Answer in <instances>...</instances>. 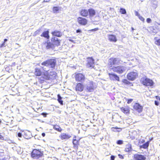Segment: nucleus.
<instances>
[{
	"label": "nucleus",
	"instance_id": "43",
	"mask_svg": "<svg viewBox=\"0 0 160 160\" xmlns=\"http://www.w3.org/2000/svg\"><path fill=\"white\" fill-rule=\"evenodd\" d=\"M118 156L119 157V158H120L121 159H122L123 158V156L121 154H119L118 155Z\"/></svg>",
	"mask_w": 160,
	"mask_h": 160
},
{
	"label": "nucleus",
	"instance_id": "25",
	"mask_svg": "<svg viewBox=\"0 0 160 160\" xmlns=\"http://www.w3.org/2000/svg\"><path fill=\"white\" fill-rule=\"evenodd\" d=\"M149 143L150 141H148L145 143L143 144L142 145L140 146V148H141L146 149L148 148L149 145Z\"/></svg>",
	"mask_w": 160,
	"mask_h": 160
},
{
	"label": "nucleus",
	"instance_id": "28",
	"mask_svg": "<svg viewBox=\"0 0 160 160\" xmlns=\"http://www.w3.org/2000/svg\"><path fill=\"white\" fill-rule=\"evenodd\" d=\"M29 133V132L27 130L26 132H24V134L23 135L24 137L27 139H28L30 138V136H28V134Z\"/></svg>",
	"mask_w": 160,
	"mask_h": 160
},
{
	"label": "nucleus",
	"instance_id": "53",
	"mask_svg": "<svg viewBox=\"0 0 160 160\" xmlns=\"http://www.w3.org/2000/svg\"><path fill=\"white\" fill-rule=\"evenodd\" d=\"M50 0H44L43 2H48Z\"/></svg>",
	"mask_w": 160,
	"mask_h": 160
},
{
	"label": "nucleus",
	"instance_id": "45",
	"mask_svg": "<svg viewBox=\"0 0 160 160\" xmlns=\"http://www.w3.org/2000/svg\"><path fill=\"white\" fill-rule=\"evenodd\" d=\"M135 15L138 16V17L140 16V14L137 12H135Z\"/></svg>",
	"mask_w": 160,
	"mask_h": 160
},
{
	"label": "nucleus",
	"instance_id": "36",
	"mask_svg": "<svg viewBox=\"0 0 160 160\" xmlns=\"http://www.w3.org/2000/svg\"><path fill=\"white\" fill-rule=\"evenodd\" d=\"M123 82L126 84H128L130 83V82L128 81L127 79H125L123 80Z\"/></svg>",
	"mask_w": 160,
	"mask_h": 160
},
{
	"label": "nucleus",
	"instance_id": "1",
	"mask_svg": "<svg viewBox=\"0 0 160 160\" xmlns=\"http://www.w3.org/2000/svg\"><path fill=\"white\" fill-rule=\"evenodd\" d=\"M56 62V60L55 59H48L41 63L42 66L41 67L44 71H47L50 68H54Z\"/></svg>",
	"mask_w": 160,
	"mask_h": 160
},
{
	"label": "nucleus",
	"instance_id": "49",
	"mask_svg": "<svg viewBox=\"0 0 160 160\" xmlns=\"http://www.w3.org/2000/svg\"><path fill=\"white\" fill-rule=\"evenodd\" d=\"M5 42H4L3 43H2L1 45V47H2L3 46H5Z\"/></svg>",
	"mask_w": 160,
	"mask_h": 160
},
{
	"label": "nucleus",
	"instance_id": "63",
	"mask_svg": "<svg viewBox=\"0 0 160 160\" xmlns=\"http://www.w3.org/2000/svg\"><path fill=\"white\" fill-rule=\"evenodd\" d=\"M158 98H159V99H160V98H159V97H158Z\"/></svg>",
	"mask_w": 160,
	"mask_h": 160
},
{
	"label": "nucleus",
	"instance_id": "27",
	"mask_svg": "<svg viewBox=\"0 0 160 160\" xmlns=\"http://www.w3.org/2000/svg\"><path fill=\"white\" fill-rule=\"evenodd\" d=\"M154 40H155V44L158 46H160V38L158 39V38L155 37L154 38Z\"/></svg>",
	"mask_w": 160,
	"mask_h": 160
},
{
	"label": "nucleus",
	"instance_id": "26",
	"mask_svg": "<svg viewBox=\"0 0 160 160\" xmlns=\"http://www.w3.org/2000/svg\"><path fill=\"white\" fill-rule=\"evenodd\" d=\"M53 128L54 129L59 132H61L62 130V129L60 127L57 125H53Z\"/></svg>",
	"mask_w": 160,
	"mask_h": 160
},
{
	"label": "nucleus",
	"instance_id": "24",
	"mask_svg": "<svg viewBox=\"0 0 160 160\" xmlns=\"http://www.w3.org/2000/svg\"><path fill=\"white\" fill-rule=\"evenodd\" d=\"M42 73V72L40 69L38 68L35 69V74L37 76H40L41 75Z\"/></svg>",
	"mask_w": 160,
	"mask_h": 160
},
{
	"label": "nucleus",
	"instance_id": "31",
	"mask_svg": "<svg viewBox=\"0 0 160 160\" xmlns=\"http://www.w3.org/2000/svg\"><path fill=\"white\" fill-rule=\"evenodd\" d=\"M113 64L114 65L118 64L119 62V60L117 58H113Z\"/></svg>",
	"mask_w": 160,
	"mask_h": 160
},
{
	"label": "nucleus",
	"instance_id": "23",
	"mask_svg": "<svg viewBox=\"0 0 160 160\" xmlns=\"http://www.w3.org/2000/svg\"><path fill=\"white\" fill-rule=\"evenodd\" d=\"M41 36L46 38L47 39H48L49 37V32L48 31L44 32L41 35Z\"/></svg>",
	"mask_w": 160,
	"mask_h": 160
},
{
	"label": "nucleus",
	"instance_id": "50",
	"mask_svg": "<svg viewBox=\"0 0 160 160\" xmlns=\"http://www.w3.org/2000/svg\"><path fill=\"white\" fill-rule=\"evenodd\" d=\"M42 115H43L44 117H46V116L47 114L46 113H42Z\"/></svg>",
	"mask_w": 160,
	"mask_h": 160
},
{
	"label": "nucleus",
	"instance_id": "3",
	"mask_svg": "<svg viewBox=\"0 0 160 160\" xmlns=\"http://www.w3.org/2000/svg\"><path fill=\"white\" fill-rule=\"evenodd\" d=\"M141 81L143 85L146 86H152L153 84V82L152 80L145 77L142 78Z\"/></svg>",
	"mask_w": 160,
	"mask_h": 160
},
{
	"label": "nucleus",
	"instance_id": "13",
	"mask_svg": "<svg viewBox=\"0 0 160 160\" xmlns=\"http://www.w3.org/2000/svg\"><path fill=\"white\" fill-rule=\"evenodd\" d=\"M51 41L53 43V44L57 46L60 45V41L56 37H52L51 39Z\"/></svg>",
	"mask_w": 160,
	"mask_h": 160
},
{
	"label": "nucleus",
	"instance_id": "60",
	"mask_svg": "<svg viewBox=\"0 0 160 160\" xmlns=\"http://www.w3.org/2000/svg\"><path fill=\"white\" fill-rule=\"evenodd\" d=\"M18 139H19V140H21V139H20V138H18Z\"/></svg>",
	"mask_w": 160,
	"mask_h": 160
},
{
	"label": "nucleus",
	"instance_id": "4",
	"mask_svg": "<svg viewBox=\"0 0 160 160\" xmlns=\"http://www.w3.org/2000/svg\"><path fill=\"white\" fill-rule=\"evenodd\" d=\"M111 69H112L114 72L119 74H121L126 71V68L124 66H119L116 67H113L111 68Z\"/></svg>",
	"mask_w": 160,
	"mask_h": 160
},
{
	"label": "nucleus",
	"instance_id": "55",
	"mask_svg": "<svg viewBox=\"0 0 160 160\" xmlns=\"http://www.w3.org/2000/svg\"><path fill=\"white\" fill-rule=\"evenodd\" d=\"M74 148H75V149L78 148V147H77V145H74Z\"/></svg>",
	"mask_w": 160,
	"mask_h": 160
},
{
	"label": "nucleus",
	"instance_id": "54",
	"mask_svg": "<svg viewBox=\"0 0 160 160\" xmlns=\"http://www.w3.org/2000/svg\"><path fill=\"white\" fill-rule=\"evenodd\" d=\"M42 136L44 137L45 136V134L44 133H42Z\"/></svg>",
	"mask_w": 160,
	"mask_h": 160
},
{
	"label": "nucleus",
	"instance_id": "38",
	"mask_svg": "<svg viewBox=\"0 0 160 160\" xmlns=\"http://www.w3.org/2000/svg\"><path fill=\"white\" fill-rule=\"evenodd\" d=\"M139 19L142 21H144V19L141 16H140L139 17Z\"/></svg>",
	"mask_w": 160,
	"mask_h": 160
},
{
	"label": "nucleus",
	"instance_id": "12",
	"mask_svg": "<svg viewBox=\"0 0 160 160\" xmlns=\"http://www.w3.org/2000/svg\"><path fill=\"white\" fill-rule=\"evenodd\" d=\"M78 22L79 24L85 25L87 23V20L85 18H83L81 17H79L78 19Z\"/></svg>",
	"mask_w": 160,
	"mask_h": 160
},
{
	"label": "nucleus",
	"instance_id": "22",
	"mask_svg": "<svg viewBox=\"0 0 160 160\" xmlns=\"http://www.w3.org/2000/svg\"><path fill=\"white\" fill-rule=\"evenodd\" d=\"M132 146L130 144H128L126 145L125 151L126 152H129L131 151Z\"/></svg>",
	"mask_w": 160,
	"mask_h": 160
},
{
	"label": "nucleus",
	"instance_id": "51",
	"mask_svg": "<svg viewBox=\"0 0 160 160\" xmlns=\"http://www.w3.org/2000/svg\"><path fill=\"white\" fill-rule=\"evenodd\" d=\"M0 140H3V137H2L1 135H0Z\"/></svg>",
	"mask_w": 160,
	"mask_h": 160
},
{
	"label": "nucleus",
	"instance_id": "6",
	"mask_svg": "<svg viewBox=\"0 0 160 160\" xmlns=\"http://www.w3.org/2000/svg\"><path fill=\"white\" fill-rule=\"evenodd\" d=\"M87 90L89 92H91L93 91L94 86L93 82L92 81H90L88 83L86 86Z\"/></svg>",
	"mask_w": 160,
	"mask_h": 160
},
{
	"label": "nucleus",
	"instance_id": "64",
	"mask_svg": "<svg viewBox=\"0 0 160 160\" xmlns=\"http://www.w3.org/2000/svg\"><path fill=\"white\" fill-rule=\"evenodd\" d=\"M81 152H78V153H81Z\"/></svg>",
	"mask_w": 160,
	"mask_h": 160
},
{
	"label": "nucleus",
	"instance_id": "18",
	"mask_svg": "<svg viewBox=\"0 0 160 160\" xmlns=\"http://www.w3.org/2000/svg\"><path fill=\"white\" fill-rule=\"evenodd\" d=\"M108 38L109 40L112 42H116L117 40L116 36L113 34L108 35Z\"/></svg>",
	"mask_w": 160,
	"mask_h": 160
},
{
	"label": "nucleus",
	"instance_id": "44",
	"mask_svg": "<svg viewBox=\"0 0 160 160\" xmlns=\"http://www.w3.org/2000/svg\"><path fill=\"white\" fill-rule=\"evenodd\" d=\"M155 104L157 106H158L159 104V102L157 101H155Z\"/></svg>",
	"mask_w": 160,
	"mask_h": 160
},
{
	"label": "nucleus",
	"instance_id": "39",
	"mask_svg": "<svg viewBox=\"0 0 160 160\" xmlns=\"http://www.w3.org/2000/svg\"><path fill=\"white\" fill-rule=\"evenodd\" d=\"M147 22L148 23H150L151 22V20L150 18H148L147 19Z\"/></svg>",
	"mask_w": 160,
	"mask_h": 160
},
{
	"label": "nucleus",
	"instance_id": "62",
	"mask_svg": "<svg viewBox=\"0 0 160 160\" xmlns=\"http://www.w3.org/2000/svg\"><path fill=\"white\" fill-rule=\"evenodd\" d=\"M132 28V30H133L134 29H133V28Z\"/></svg>",
	"mask_w": 160,
	"mask_h": 160
},
{
	"label": "nucleus",
	"instance_id": "35",
	"mask_svg": "<svg viewBox=\"0 0 160 160\" xmlns=\"http://www.w3.org/2000/svg\"><path fill=\"white\" fill-rule=\"evenodd\" d=\"M72 143L74 145H77L78 143V141L76 139H73Z\"/></svg>",
	"mask_w": 160,
	"mask_h": 160
},
{
	"label": "nucleus",
	"instance_id": "2",
	"mask_svg": "<svg viewBox=\"0 0 160 160\" xmlns=\"http://www.w3.org/2000/svg\"><path fill=\"white\" fill-rule=\"evenodd\" d=\"M43 156V152L38 149L33 150L31 153V156L33 160H40Z\"/></svg>",
	"mask_w": 160,
	"mask_h": 160
},
{
	"label": "nucleus",
	"instance_id": "41",
	"mask_svg": "<svg viewBox=\"0 0 160 160\" xmlns=\"http://www.w3.org/2000/svg\"><path fill=\"white\" fill-rule=\"evenodd\" d=\"M98 30V28H95L93 29H91V30H90V31H97V30Z\"/></svg>",
	"mask_w": 160,
	"mask_h": 160
},
{
	"label": "nucleus",
	"instance_id": "10",
	"mask_svg": "<svg viewBox=\"0 0 160 160\" xmlns=\"http://www.w3.org/2000/svg\"><path fill=\"white\" fill-rule=\"evenodd\" d=\"M134 158L135 160H145V156L141 154H136L134 155Z\"/></svg>",
	"mask_w": 160,
	"mask_h": 160
},
{
	"label": "nucleus",
	"instance_id": "5",
	"mask_svg": "<svg viewBox=\"0 0 160 160\" xmlns=\"http://www.w3.org/2000/svg\"><path fill=\"white\" fill-rule=\"evenodd\" d=\"M138 76L137 72L136 71L132 72L128 74L127 77L130 80L133 81Z\"/></svg>",
	"mask_w": 160,
	"mask_h": 160
},
{
	"label": "nucleus",
	"instance_id": "17",
	"mask_svg": "<svg viewBox=\"0 0 160 160\" xmlns=\"http://www.w3.org/2000/svg\"><path fill=\"white\" fill-rule=\"evenodd\" d=\"M51 33L53 36L57 37H61L62 35V33L57 30H55L52 32Z\"/></svg>",
	"mask_w": 160,
	"mask_h": 160
},
{
	"label": "nucleus",
	"instance_id": "8",
	"mask_svg": "<svg viewBox=\"0 0 160 160\" xmlns=\"http://www.w3.org/2000/svg\"><path fill=\"white\" fill-rule=\"evenodd\" d=\"M85 78V76L82 73H77L76 75L75 79L78 82H83L84 81Z\"/></svg>",
	"mask_w": 160,
	"mask_h": 160
},
{
	"label": "nucleus",
	"instance_id": "32",
	"mask_svg": "<svg viewBox=\"0 0 160 160\" xmlns=\"http://www.w3.org/2000/svg\"><path fill=\"white\" fill-rule=\"evenodd\" d=\"M59 7H54L53 8V13H55L58 11Z\"/></svg>",
	"mask_w": 160,
	"mask_h": 160
},
{
	"label": "nucleus",
	"instance_id": "11",
	"mask_svg": "<svg viewBox=\"0 0 160 160\" xmlns=\"http://www.w3.org/2000/svg\"><path fill=\"white\" fill-rule=\"evenodd\" d=\"M43 46H45L47 49H53L54 47V44L50 42H46L43 44Z\"/></svg>",
	"mask_w": 160,
	"mask_h": 160
},
{
	"label": "nucleus",
	"instance_id": "21",
	"mask_svg": "<svg viewBox=\"0 0 160 160\" xmlns=\"http://www.w3.org/2000/svg\"><path fill=\"white\" fill-rule=\"evenodd\" d=\"M121 111L126 114H128L129 113L130 110L128 108H121Z\"/></svg>",
	"mask_w": 160,
	"mask_h": 160
},
{
	"label": "nucleus",
	"instance_id": "46",
	"mask_svg": "<svg viewBox=\"0 0 160 160\" xmlns=\"http://www.w3.org/2000/svg\"><path fill=\"white\" fill-rule=\"evenodd\" d=\"M115 157L113 156H111V160H114Z\"/></svg>",
	"mask_w": 160,
	"mask_h": 160
},
{
	"label": "nucleus",
	"instance_id": "47",
	"mask_svg": "<svg viewBox=\"0 0 160 160\" xmlns=\"http://www.w3.org/2000/svg\"><path fill=\"white\" fill-rule=\"evenodd\" d=\"M41 29H39L38 30H37L35 32V33H38L41 31Z\"/></svg>",
	"mask_w": 160,
	"mask_h": 160
},
{
	"label": "nucleus",
	"instance_id": "48",
	"mask_svg": "<svg viewBox=\"0 0 160 160\" xmlns=\"http://www.w3.org/2000/svg\"><path fill=\"white\" fill-rule=\"evenodd\" d=\"M81 32V30L79 29H78L76 31L77 33H79Z\"/></svg>",
	"mask_w": 160,
	"mask_h": 160
},
{
	"label": "nucleus",
	"instance_id": "29",
	"mask_svg": "<svg viewBox=\"0 0 160 160\" xmlns=\"http://www.w3.org/2000/svg\"><path fill=\"white\" fill-rule=\"evenodd\" d=\"M58 102L61 104L63 105V101L62 100V98L59 94L58 95Z\"/></svg>",
	"mask_w": 160,
	"mask_h": 160
},
{
	"label": "nucleus",
	"instance_id": "7",
	"mask_svg": "<svg viewBox=\"0 0 160 160\" xmlns=\"http://www.w3.org/2000/svg\"><path fill=\"white\" fill-rule=\"evenodd\" d=\"M87 62V66L88 67L91 68H94V60L92 58H88Z\"/></svg>",
	"mask_w": 160,
	"mask_h": 160
},
{
	"label": "nucleus",
	"instance_id": "37",
	"mask_svg": "<svg viewBox=\"0 0 160 160\" xmlns=\"http://www.w3.org/2000/svg\"><path fill=\"white\" fill-rule=\"evenodd\" d=\"M123 141L121 140H118L117 141V143L118 144H122L123 143Z\"/></svg>",
	"mask_w": 160,
	"mask_h": 160
},
{
	"label": "nucleus",
	"instance_id": "16",
	"mask_svg": "<svg viewBox=\"0 0 160 160\" xmlns=\"http://www.w3.org/2000/svg\"><path fill=\"white\" fill-rule=\"evenodd\" d=\"M60 137L62 140L67 139L70 138L71 136L69 134L65 133H61Z\"/></svg>",
	"mask_w": 160,
	"mask_h": 160
},
{
	"label": "nucleus",
	"instance_id": "58",
	"mask_svg": "<svg viewBox=\"0 0 160 160\" xmlns=\"http://www.w3.org/2000/svg\"><path fill=\"white\" fill-rule=\"evenodd\" d=\"M153 139V138H151V139H149V140H150V141H152V139Z\"/></svg>",
	"mask_w": 160,
	"mask_h": 160
},
{
	"label": "nucleus",
	"instance_id": "56",
	"mask_svg": "<svg viewBox=\"0 0 160 160\" xmlns=\"http://www.w3.org/2000/svg\"><path fill=\"white\" fill-rule=\"evenodd\" d=\"M8 41V39H4V42H7V41Z\"/></svg>",
	"mask_w": 160,
	"mask_h": 160
},
{
	"label": "nucleus",
	"instance_id": "52",
	"mask_svg": "<svg viewBox=\"0 0 160 160\" xmlns=\"http://www.w3.org/2000/svg\"><path fill=\"white\" fill-rule=\"evenodd\" d=\"M52 73H53V74L52 75H54V77L55 76H56V72H52Z\"/></svg>",
	"mask_w": 160,
	"mask_h": 160
},
{
	"label": "nucleus",
	"instance_id": "59",
	"mask_svg": "<svg viewBox=\"0 0 160 160\" xmlns=\"http://www.w3.org/2000/svg\"><path fill=\"white\" fill-rule=\"evenodd\" d=\"M52 73V72H51V73L50 74V75L51 76L52 75L51 74Z\"/></svg>",
	"mask_w": 160,
	"mask_h": 160
},
{
	"label": "nucleus",
	"instance_id": "42",
	"mask_svg": "<svg viewBox=\"0 0 160 160\" xmlns=\"http://www.w3.org/2000/svg\"><path fill=\"white\" fill-rule=\"evenodd\" d=\"M133 99H129L128 100L127 103H130L132 102V101Z\"/></svg>",
	"mask_w": 160,
	"mask_h": 160
},
{
	"label": "nucleus",
	"instance_id": "9",
	"mask_svg": "<svg viewBox=\"0 0 160 160\" xmlns=\"http://www.w3.org/2000/svg\"><path fill=\"white\" fill-rule=\"evenodd\" d=\"M109 75L111 80L119 81V77L114 73H109Z\"/></svg>",
	"mask_w": 160,
	"mask_h": 160
},
{
	"label": "nucleus",
	"instance_id": "14",
	"mask_svg": "<svg viewBox=\"0 0 160 160\" xmlns=\"http://www.w3.org/2000/svg\"><path fill=\"white\" fill-rule=\"evenodd\" d=\"M133 108L139 112H141L142 110V107L138 103H136L133 106Z\"/></svg>",
	"mask_w": 160,
	"mask_h": 160
},
{
	"label": "nucleus",
	"instance_id": "30",
	"mask_svg": "<svg viewBox=\"0 0 160 160\" xmlns=\"http://www.w3.org/2000/svg\"><path fill=\"white\" fill-rule=\"evenodd\" d=\"M108 64L109 67H112V65H114L113 64V58H111L109 60Z\"/></svg>",
	"mask_w": 160,
	"mask_h": 160
},
{
	"label": "nucleus",
	"instance_id": "15",
	"mask_svg": "<svg viewBox=\"0 0 160 160\" xmlns=\"http://www.w3.org/2000/svg\"><path fill=\"white\" fill-rule=\"evenodd\" d=\"M84 86L82 83H79L77 84L76 86V90L80 92H82L83 91Z\"/></svg>",
	"mask_w": 160,
	"mask_h": 160
},
{
	"label": "nucleus",
	"instance_id": "40",
	"mask_svg": "<svg viewBox=\"0 0 160 160\" xmlns=\"http://www.w3.org/2000/svg\"><path fill=\"white\" fill-rule=\"evenodd\" d=\"M18 137L20 138H22V134L20 133V132H18Z\"/></svg>",
	"mask_w": 160,
	"mask_h": 160
},
{
	"label": "nucleus",
	"instance_id": "61",
	"mask_svg": "<svg viewBox=\"0 0 160 160\" xmlns=\"http://www.w3.org/2000/svg\"><path fill=\"white\" fill-rule=\"evenodd\" d=\"M18 139H19V140H21V139H20V138H18Z\"/></svg>",
	"mask_w": 160,
	"mask_h": 160
},
{
	"label": "nucleus",
	"instance_id": "33",
	"mask_svg": "<svg viewBox=\"0 0 160 160\" xmlns=\"http://www.w3.org/2000/svg\"><path fill=\"white\" fill-rule=\"evenodd\" d=\"M120 12L122 14H125L126 13V10L123 8H121L120 9Z\"/></svg>",
	"mask_w": 160,
	"mask_h": 160
},
{
	"label": "nucleus",
	"instance_id": "57",
	"mask_svg": "<svg viewBox=\"0 0 160 160\" xmlns=\"http://www.w3.org/2000/svg\"><path fill=\"white\" fill-rule=\"evenodd\" d=\"M145 142V140H142L141 142H142V143H143V142Z\"/></svg>",
	"mask_w": 160,
	"mask_h": 160
},
{
	"label": "nucleus",
	"instance_id": "19",
	"mask_svg": "<svg viewBox=\"0 0 160 160\" xmlns=\"http://www.w3.org/2000/svg\"><path fill=\"white\" fill-rule=\"evenodd\" d=\"M88 13H89V17H93L96 14L95 11L92 8H90L88 9Z\"/></svg>",
	"mask_w": 160,
	"mask_h": 160
},
{
	"label": "nucleus",
	"instance_id": "34",
	"mask_svg": "<svg viewBox=\"0 0 160 160\" xmlns=\"http://www.w3.org/2000/svg\"><path fill=\"white\" fill-rule=\"evenodd\" d=\"M112 129H113V130H112L114 132H120L121 131V129L120 128H112Z\"/></svg>",
	"mask_w": 160,
	"mask_h": 160
},
{
	"label": "nucleus",
	"instance_id": "20",
	"mask_svg": "<svg viewBox=\"0 0 160 160\" xmlns=\"http://www.w3.org/2000/svg\"><path fill=\"white\" fill-rule=\"evenodd\" d=\"M81 15L83 17H87L88 15V11L87 10H82L80 12Z\"/></svg>",
	"mask_w": 160,
	"mask_h": 160
}]
</instances>
